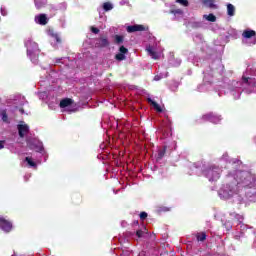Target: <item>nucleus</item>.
Segmentation results:
<instances>
[{
	"instance_id": "1",
	"label": "nucleus",
	"mask_w": 256,
	"mask_h": 256,
	"mask_svg": "<svg viewBox=\"0 0 256 256\" xmlns=\"http://www.w3.org/2000/svg\"><path fill=\"white\" fill-rule=\"evenodd\" d=\"M234 179L235 181L228 184L225 190L228 197L239 194L241 189H251L253 187V176L247 171H236Z\"/></svg>"
},
{
	"instance_id": "2",
	"label": "nucleus",
	"mask_w": 256,
	"mask_h": 256,
	"mask_svg": "<svg viewBox=\"0 0 256 256\" xmlns=\"http://www.w3.org/2000/svg\"><path fill=\"white\" fill-rule=\"evenodd\" d=\"M205 175L209 181H217L221 177V169L217 166H212L205 170Z\"/></svg>"
},
{
	"instance_id": "3",
	"label": "nucleus",
	"mask_w": 256,
	"mask_h": 256,
	"mask_svg": "<svg viewBox=\"0 0 256 256\" xmlns=\"http://www.w3.org/2000/svg\"><path fill=\"white\" fill-rule=\"evenodd\" d=\"M27 47V53L28 55H39L41 53V50L39 49V44L37 42L28 41L26 43Z\"/></svg>"
},
{
	"instance_id": "4",
	"label": "nucleus",
	"mask_w": 256,
	"mask_h": 256,
	"mask_svg": "<svg viewBox=\"0 0 256 256\" xmlns=\"http://www.w3.org/2000/svg\"><path fill=\"white\" fill-rule=\"evenodd\" d=\"M28 147L37 153H41L43 151V142L33 139L28 142Z\"/></svg>"
},
{
	"instance_id": "5",
	"label": "nucleus",
	"mask_w": 256,
	"mask_h": 256,
	"mask_svg": "<svg viewBox=\"0 0 256 256\" xmlns=\"http://www.w3.org/2000/svg\"><path fill=\"white\" fill-rule=\"evenodd\" d=\"M126 31L127 33H137V31H149V27L142 24H135L127 26Z\"/></svg>"
},
{
	"instance_id": "6",
	"label": "nucleus",
	"mask_w": 256,
	"mask_h": 256,
	"mask_svg": "<svg viewBox=\"0 0 256 256\" xmlns=\"http://www.w3.org/2000/svg\"><path fill=\"white\" fill-rule=\"evenodd\" d=\"M202 119L204 121H210V123H214L215 125H217V123H219L221 121V116H217L213 113H208L202 116Z\"/></svg>"
},
{
	"instance_id": "7",
	"label": "nucleus",
	"mask_w": 256,
	"mask_h": 256,
	"mask_svg": "<svg viewBox=\"0 0 256 256\" xmlns=\"http://www.w3.org/2000/svg\"><path fill=\"white\" fill-rule=\"evenodd\" d=\"M242 37L244 39H252L253 37V41H252V45H256V32L255 30H244L242 33Z\"/></svg>"
},
{
	"instance_id": "8",
	"label": "nucleus",
	"mask_w": 256,
	"mask_h": 256,
	"mask_svg": "<svg viewBox=\"0 0 256 256\" xmlns=\"http://www.w3.org/2000/svg\"><path fill=\"white\" fill-rule=\"evenodd\" d=\"M17 129L18 135L21 139H23V137H25L29 133V125L27 124H18Z\"/></svg>"
},
{
	"instance_id": "9",
	"label": "nucleus",
	"mask_w": 256,
	"mask_h": 256,
	"mask_svg": "<svg viewBox=\"0 0 256 256\" xmlns=\"http://www.w3.org/2000/svg\"><path fill=\"white\" fill-rule=\"evenodd\" d=\"M0 229L6 233H9L11 229H13V224L7 221L5 218H2V220H0Z\"/></svg>"
},
{
	"instance_id": "10",
	"label": "nucleus",
	"mask_w": 256,
	"mask_h": 256,
	"mask_svg": "<svg viewBox=\"0 0 256 256\" xmlns=\"http://www.w3.org/2000/svg\"><path fill=\"white\" fill-rule=\"evenodd\" d=\"M96 47H109V39L107 38V36H101L100 38H98L96 40Z\"/></svg>"
},
{
	"instance_id": "11",
	"label": "nucleus",
	"mask_w": 256,
	"mask_h": 256,
	"mask_svg": "<svg viewBox=\"0 0 256 256\" xmlns=\"http://www.w3.org/2000/svg\"><path fill=\"white\" fill-rule=\"evenodd\" d=\"M242 81H243V83H245L249 87H256V79L255 78L243 76Z\"/></svg>"
},
{
	"instance_id": "12",
	"label": "nucleus",
	"mask_w": 256,
	"mask_h": 256,
	"mask_svg": "<svg viewBox=\"0 0 256 256\" xmlns=\"http://www.w3.org/2000/svg\"><path fill=\"white\" fill-rule=\"evenodd\" d=\"M73 103V99L71 98H65L60 101V107L61 109H65V107H70V105Z\"/></svg>"
},
{
	"instance_id": "13",
	"label": "nucleus",
	"mask_w": 256,
	"mask_h": 256,
	"mask_svg": "<svg viewBox=\"0 0 256 256\" xmlns=\"http://www.w3.org/2000/svg\"><path fill=\"white\" fill-rule=\"evenodd\" d=\"M148 103H151V105L154 107L155 111L157 113H163V108H161V105H159L157 102L153 101L151 98H148Z\"/></svg>"
},
{
	"instance_id": "14",
	"label": "nucleus",
	"mask_w": 256,
	"mask_h": 256,
	"mask_svg": "<svg viewBox=\"0 0 256 256\" xmlns=\"http://www.w3.org/2000/svg\"><path fill=\"white\" fill-rule=\"evenodd\" d=\"M146 51L148 52V55H150V57H152L153 59L157 60L159 59V54L153 50V48L151 46H149Z\"/></svg>"
},
{
	"instance_id": "15",
	"label": "nucleus",
	"mask_w": 256,
	"mask_h": 256,
	"mask_svg": "<svg viewBox=\"0 0 256 256\" xmlns=\"http://www.w3.org/2000/svg\"><path fill=\"white\" fill-rule=\"evenodd\" d=\"M167 153V146H164L163 149H160L158 151L157 161H161L163 157H165V154Z\"/></svg>"
},
{
	"instance_id": "16",
	"label": "nucleus",
	"mask_w": 256,
	"mask_h": 256,
	"mask_svg": "<svg viewBox=\"0 0 256 256\" xmlns=\"http://www.w3.org/2000/svg\"><path fill=\"white\" fill-rule=\"evenodd\" d=\"M203 3L210 9H217V5H215V0H204Z\"/></svg>"
},
{
	"instance_id": "17",
	"label": "nucleus",
	"mask_w": 256,
	"mask_h": 256,
	"mask_svg": "<svg viewBox=\"0 0 256 256\" xmlns=\"http://www.w3.org/2000/svg\"><path fill=\"white\" fill-rule=\"evenodd\" d=\"M227 15H229V17L235 15V6H233V4H227Z\"/></svg>"
},
{
	"instance_id": "18",
	"label": "nucleus",
	"mask_w": 256,
	"mask_h": 256,
	"mask_svg": "<svg viewBox=\"0 0 256 256\" xmlns=\"http://www.w3.org/2000/svg\"><path fill=\"white\" fill-rule=\"evenodd\" d=\"M203 19H206V21H210V23H215V21H217V17L215 16V14H205L203 16Z\"/></svg>"
},
{
	"instance_id": "19",
	"label": "nucleus",
	"mask_w": 256,
	"mask_h": 256,
	"mask_svg": "<svg viewBox=\"0 0 256 256\" xmlns=\"http://www.w3.org/2000/svg\"><path fill=\"white\" fill-rule=\"evenodd\" d=\"M38 23L39 25H45L47 23V15L45 14H40L38 17Z\"/></svg>"
},
{
	"instance_id": "20",
	"label": "nucleus",
	"mask_w": 256,
	"mask_h": 256,
	"mask_svg": "<svg viewBox=\"0 0 256 256\" xmlns=\"http://www.w3.org/2000/svg\"><path fill=\"white\" fill-rule=\"evenodd\" d=\"M0 115L4 123H9V116L7 115V110H2Z\"/></svg>"
},
{
	"instance_id": "21",
	"label": "nucleus",
	"mask_w": 256,
	"mask_h": 256,
	"mask_svg": "<svg viewBox=\"0 0 256 256\" xmlns=\"http://www.w3.org/2000/svg\"><path fill=\"white\" fill-rule=\"evenodd\" d=\"M197 241H205L207 239V234L205 232H202L200 234L196 235Z\"/></svg>"
},
{
	"instance_id": "22",
	"label": "nucleus",
	"mask_w": 256,
	"mask_h": 256,
	"mask_svg": "<svg viewBox=\"0 0 256 256\" xmlns=\"http://www.w3.org/2000/svg\"><path fill=\"white\" fill-rule=\"evenodd\" d=\"M147 233V228H143V230L139 229L136 231V236L141 239Z\"/></svg>"
},
{
	"instance_id": "23",
	"label": "nucleus",
	"mask_w": 256,
	"mask_h": 256,
	"mask_svg": "<svg viewBox=\"0 0 256 256\" xmlns=\"http://www.w3.org/2000/svg\"><path fill=\"white\" fill-rule=\"evenodd\" d=\"M103 9L104 11H111L113 9V4H111L110 2H105L103 4Z\"/></svg>"
},
{
	"instance_id": "24",
	"label": "nucleus",
	"mask_w": 256,
	"mask_h": 256,
	"mask_svg": "<svg viewBox=\"0 0 256 256\" xmlns=\"http://www.w3.org/2000/svg\"><path fill=\"white\" fill-rule=\"evenodd\" d=\"M115 59H116V61H125V59H127V57L125 56V54H121L119 52L118 54L115 55Z\"/></svg>"
},
{
	"instance_id": "25",
	"label": "nucleus",
	"mask_w": 256,
	"mask_h": 256,
	"mask_svg": "<svg viewBox=\"0 0 256 256\" xmlns=\"http://www.w3.org/2000/svg\"><path fill=\"white\" fill-rule=\"evenodd\" d=\"M25 161L30 165V167H37V163H35L31 158L26 157Z\"/></svg>"
},
{
	"instance_id": "26",
	"label": "nucleus",
	"mask_w": 256,
	"mask_h": 256,
	"mask_svg": "<svg viewBox=\"0 0 256 256\" xmlns=\"http://www.w3.org/2000/svg\"><path fill=\"white\" fill-rule=\"evenodd\" d=\"M115 43L117 45H121V43H123V36L121 35H115Z\"/></svg>"
},
{
	"instance_id": "27",
	"label": "nucleus",
	"mask_w": 256,
	"mask_h": 256,
	"mask_svg": "<svg viewBox=\"0 0 256 256\" xmlns=\"http://www.w3.org/2000/svg\"><path fill=\"white\" fill-rule=\"evenodd\" d=\"M119 53L122 55H127V53H129V49H127L125 46H121L119 48Z\"/></svg>"
},
{
	"instance_id": "28",
	"label": "nucleus",
	"mask_w": 256,
	"mask_h": 256,
	"mask_svg": "<svg viewBox=\"0 0 256 256\" xmlns=\"http://www.w3.org/2000/svg\"><path fill=\"white\" fill-rule=\"evenodd\" d=\"M176 3H180L184 7H189V0H176Z\"/></svg>"
},
{
	"instance_id": "29",
	"label": "nucleus",
	"mask_w": 256,
	"mask_h": 256,
	"mask_svg": "<svg viewBox=\"0 0 256 256\" xmlns=\"http://www.w3.org/2000/svg\"><path fill=\"white\" fill-rule=\"evenodd\" d=\"M51 37H53V39H55L56 43H61V37H59V34L52 33Z\"/></svg>"
},
{
	"instance_id": "30",
	"label": "nucleus",
	"mask_w": 256,
	"mask_h": 256,
	"mask_svg": "<svg viewBox=\"0 0 256 256\" xmlns=\"http://www.w3.org/2000/svg\"><path fill=\"white\" fill-rule=\"evenodd\" d=\"M170 13H172V15H183V10L175 9V10H171Z\"/></svg>"
},
{
	"instance_id": "31",
	"label": "nucleus",
	"mask_w": 256,
	"mask_h": 256,
	"mask_svg": "<svg viewBox=\"0 0 256 256\" xmlns=\"http://www.w3.org/2000/svg\"><path fill=\"white\" fill-rule=\"evenodd\" d=\"M147 212H141L140 213V219H141V221H145V219H147Z\"/></svg>"
},
{
	"instance_id": "32",
	"label": "nucleus",
	"mask_w": 256,
	"mask_h": 256,
	"mask_svg": "<svg viewBox=\"0 0 256 256\" xmlns=\"http://www.w3.org/2000/svg\"><path fill=\"white\" fill-rule=\"evenodd\" d=\"M91 31H92V33H94L95 35H98V33H99V28H97V27H91Z\"/></svg>"
},
{
	"instance_id": "33",
	"label": "nucleus",
	"mask_w": 256,
	"mask_h": 256,
	"mask_svg": "<svg viewBox=\"0 0 256 256\" xmlns=\"http://www.w3.org/2000/svg\"><path fill=\"white\" fill-rule=\"evenodd\" d=\"M5 147V141L0 140V149H4Z\"/></svg>"
},
{
	"instance_id": "34",
	"label": "nucleus",
	"mask_w": 256,
	"mask_h": 256,
	"mask_svg": "<svg viewBox=\"0 0 256 256\" xmlns=\"http://www.w3.org/2000/svg\"><path fill=\"white\" fill-rule=\"evenodd\" d=\"M20 112H21V113H24V110H23V109H20Z\"/></svg>"
},
{
	"instance_id": "35",
	"label": "nucleus",
	"mask_w": 256,
	"mask_h": 256,
	"mask_svg": "<svg viewBox=\"0 0 256 256\" xmlns=\"http://www.w3.org/2000/svg\"><path fill=\"white\" fill-rule=\"evenodd\" d=\"M135 224H136V225H139V221H136Z\"/></svg>"
}]
</instances>
